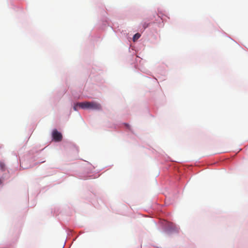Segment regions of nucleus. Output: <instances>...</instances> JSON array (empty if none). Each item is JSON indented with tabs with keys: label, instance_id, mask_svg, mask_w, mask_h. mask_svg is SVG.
<instances>
[{
	"label": "nucleus",
	"instance_id": "nucleus-3",
	"mask_svg": "<svg viewBox=\"0 0 248 248\" xmlns=\"http://www.w3.org/2000/svg\"><path fill=\"white\" fill-rule=\"evenodd\" d=\"M140 36V34L139 33H136L133 37V41H137Z\"/></svg>",
	"mask_w": 248,
	"mask_h": 248
},
{
	"label": "nucleus",
	"instance_id": "nucleus-6",
	"mask_svg": "<svg viewBox=\"0 0 248 248\" xmlns=\"http://www.w3.org/2000/svg\"><path fill=\"white\" fill-rule=\"evenodd\" d=\"M79 107V105H78V103H77L76 105H75L74 107V109L75 110H78V107Z\"/></svg>",
	"mask_w": 248,
	"mask_h": 248
},
{
	"label": "nucleus",
	"instance_id": "nucleus-7",
	"mask_svg": "<svg viewBox=\"0 0 248 248\" xmlns=\"http://www.w3.org/2000/svg\"><path fill=\"white\" fill-rule=\"evenodd\" d=\"M148 26V24H146L145 23H144V24L143 25V27L144 29L146 28Z\"/></svg>",
	"mask_w": 248,
	"mask_h": 248
},
{
	"label": "nucleus",
	"instance_id": "nucleus-2",
	"mask_svg": "<svg viewBox=\"0 0 248 248\" xmlns=\"http://www.w3.org/2000/svg\"><path fill=\"white\" fill-rule=\"evenodd\" d=\"M52 137L56 141H60L62 140V135L56 129L54 130L52 132Z\"/></svg>",
	"mask_w": 248,
	"mask_h": 248
},
{
	"label": "nucleus",
	"instance_id": "nucleus-5",
	"mask_svg": "<svg viewBox=\"0 0 248 248\" xmlns=\"http://www.w3.org/2000/svg\"><path fill=\"white\" fill-rule=\"evenodd\" d=\"M5 164L4 163L2 162H0V169L2 170H5Z\"/></svg>",
	"mask_w": 248,
	"mask_h": 248
},
{
	"label": "nucleus",
	"instance_id": "nucleus-8",
	"mask_svg": "<svg viewBox=\"0 0 248 248\" xmlns=\"http://www.w3.org/2000/svg\"><path fill=\"white\" fill-rule=\"evenodd\" d=\"M2 183V180H1V179L0 178V185Z\"/></svg>",
	"mask_w": 248,
	"mask_h": 248
},
{
	"label": "nucleus",
	"instance_id": "nucleus-1",
	"mask_svg": "<svg viewBox=\"0 0 248 248\" xmlns=\"http://www.w3.org/2000/svg\"><path fill=\"white\" fill-rule=\"evenodd\" d=\"M79 107L83 109H91L93 110H101L102 106L100 104L96 102H84L78 103Z\"/></svg>",
	"mask_w": 248,
	"mask_h": 248
},
{
	"label": "nucleus",
	"instance_id": "nucleus-4",
	"mask_svg": "<svg viewBox=\"0 0 248 248\" xmlns=\"http://www.w3.org/2000/svg\"><path fill=\"white\" fill-rule=\"evenodd\" d=\"M168 225L170 228V231H171L174 229L175 226L172 223H168Z\"/></svg>",
	"mask_w": 248,
	"mask_h": 248
}]
</instances>
